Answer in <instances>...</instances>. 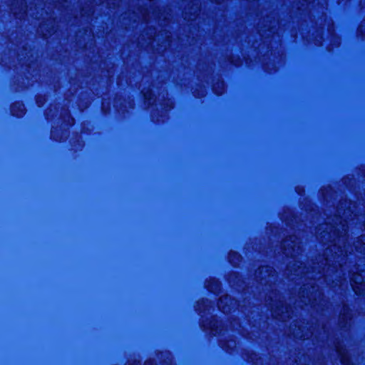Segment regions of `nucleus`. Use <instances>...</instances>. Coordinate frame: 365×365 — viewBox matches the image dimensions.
Listing matches in <instances>:
<instances>
[{"label": "nucleus", "mask_w": 365, "mask_h": 365, "mask_svg": "<svg viewBox=\"0 0 365 365\" xmlns=\"http://www.w3.org/2000/svg\"><path fill=\"white\" fill-rule=\"evenodd\" d=\"M351 285L357 294L365 292V277L361 274H354L351 277Z\"/></svg>", "instance_id": "1"}, {"label": "nucleus", "mask_w": 365, "mask_h": 365, "mask_svg": "<svg viewBox=\"0 0 365 365\" xmlns=\"http://www.w3.org/2000/svg\"><path fill=\"white\" fill-rule=\"evenodd\" d=\"M339 257V255H337L336 253V255H335V256H334V261H335L336 262H339V260H338V259H338V257Z\"/></svg>", "instance_id": "4"}, {"label": "nucleus", "mask_w": 365, "mask_h": 365, "mask_svg": "<svg viewBox=\"0 0 365 365\" xmlns=\"http://www.w3.org/2000/svg\"><path fill=\"white\" fill-rule=\"evenodd\" d=\"M227 299H228V297H225V298H222V299H220V304H219V307H221V306H222V305H221V304L222 303V302H223L224 300H227Z\"/></svg>", "instance_id": "3"}, {"label": "nucleus", "mask_w": 365, "mask_h": 365, "mask_svg": "<svg viewBox=\"0 0 365 365\" xmlns=\"http://www.w3.org/2000/svg\"><path fill=\"white\" fill-rule=\"evenodd\" d=\"M361 252H365V250H364L363 248H361Z\"/></svg>", "instance_id": "5"}, {"label": "nucleus", "mask_w": 365, "mask_h": 365, "mask_svg": "<svg viewBox=\"0 0 365 365\" xmlns=\"http://www.w3.org/2000/svg\"><path fill=\"white\" fill-rule=\"evenodd\" d=\"M11 113L18 117L22 115L24 113V106L19 103L13 105L11 106Z\"/></svg>", "instance_id": "2"}]
</instances>
